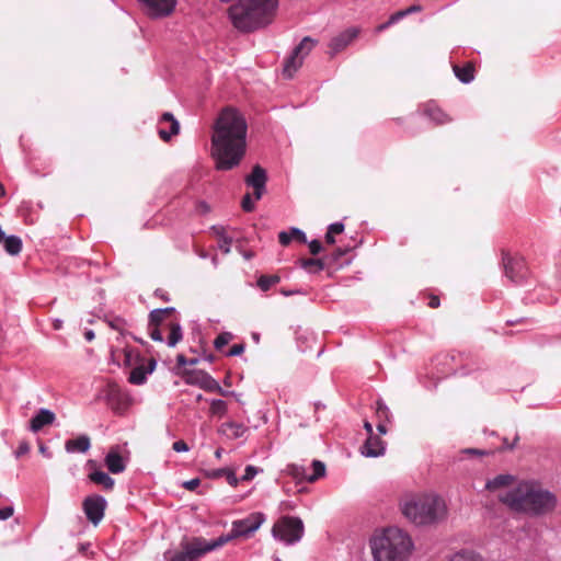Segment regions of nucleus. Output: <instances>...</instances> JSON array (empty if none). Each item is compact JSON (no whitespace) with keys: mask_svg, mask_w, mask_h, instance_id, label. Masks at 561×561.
I'll return each mask as SVG.
<instances>
[{"mask_svg":"<svg viewBox=\"0 0 561 561\" xmlns=\"http://www.w3.org/2000/svg\"><path fill=\"white\" fill-rule=\"evenodd\" d=\"M248 124L236 108H224L216 118L211 133V157L219 171H229L240 164L247 150Z\"/></svg>","mask_w":561,"mask_h":561,"instance_id":"nucleus-1","label":"nucleus"},{"mask_svg":"<svg viewBox=\"0 0 561 561\" xmlns=\"http://www.w3.org/2000/svg\"><path fill=\"white\" fill-rule=\"evenodd\" d=\"M403 516L417 526L438 524L447 516L444 499L433 492L404 495L400 501Z\"/></svg>","mask_w":561,"mask_h":561,"instance_id":"nucleus-2","label":"nucleus"},{"mask_svg":"<svg viewBox=\"0 0 561 561\" xmlns=\"http://www.w3.org/2000/svg\"><path fill=\"white\" fill-rule=\"evenodd\" d=\"M500 500L515 512L543 514L556 506V497L530 482H520L512 491L500 494Z\"/></svg>","mask_w":561,"mask_h":561,"instance_id":"nucleus-3","label":"nucleus"},{"mask_svg":"<svg viewBox=\"0 0 561 561\" xmlns=\"http://www.w3.org/2000/svg\"><path fill=\"white\" fill-rule=\"evenodd\" d=\"M369 546L374 561H408L414 549L410 535L398 527L375 534Z\"/></svg>","mask_w":561,"mask_h":561,"instance_id":"nucleus-4","label":"nucleus"},{"mask_svg":"<svg viewBox=\"0 0 561 561\" xmlns=\"http://www.w3.org/2000/svg\"><path fill=\"white\" fill-rule=\"evenodd\" d=\"M228 542L229 538H222V536L209 541L203 537H194L181 542V551L175 553L168 551L164 556L168 561H196L204 554L217 550Z\"/></svg>","mask_w":561,"mask_h":561,"instance_id":"nucleus-5","label":"nucleus"},{"mask_svg":"<svg viewBox=\"0 0 561 561\" xmlns=\"http://www.w3.org/2000/svg\"><path fill=\"white\" fill-rule=\"evenodd\" d=\"M305 533L304 523L296 516L280 517L272 528L274 539L291 546L301 540Z\"/></svg>","mask_w":561,"mask_h":561,"instance_id":"nucleus-6","label":"nucleus"},{"mask_svg":"<svg viewBox=\"0 0 561 561\" xmlns=\"http://www.w3.org/2000/svg\"><path fill=\"white\" fill-rule=\"evenodd\" d=\"M265 519L266 518L263 513H252L243 519L234 520L232 523L230 534L222 535V538H229L230 541L239 537H250L262 526Z\"/></svg>","mask_w":561,"mask_h":561,"instance_id":"nucleus-7","label":"nucleus"},{"mask_svg":"<svg viewBox=\"0 0 561 561\" xmlns=\"http://www.w3.org/2000/svg\"><path fill=\"white\" fill-rule=\"evenodd\" d=\"M142 12L151 19H163L171 15L178 0H137Z\"/></svg>","mask_w":561,"mask_h":561,"instance_id":"nucleus-8","label":"nucleus"},{"mask_svg":"<svg viewBox=\"0 0 561 561\" xmlns=\"http://www.w3.org/2000/svg\"><path fill=\"white\" fill-rule=\"evenodd\" d=\"M175 312L173 307L154 309L149 313L148 333L156 342H163L161 336V325L172 322L169 317Z\"/></svg>","mask_w":561,"mask_h":561,"instance_id":"nucleus-9","label":"nucleus"},{"mask_svg":"<svg viewBox=\"0 0 561 561\" xmlns=\"http://www.w3.org/2000/svg\"><path fill=\"white\" fill-rule=\"evenodd\" d=\"M503 265L505 276L515 284L522 283L528 273L527 266L523 259L503 256Z\"/></svg>","mask_w":561,"mask_h":561,"instance_id":"nucleus-10","label":"nucleus"},{"mask_svg":"<svg viewBox=\"0 0 561 561\" xmlns=\"http://www.w3.org/2000/svg\"><path fill=\"white\" fill-rule=\"evenodd\" d=\"M105 506L106 501L103 496L100 495L88 496L83 501V511L87 515V518L93 525H98L102 520Z\"/></svg>","mask_w":561,"mask_h":561,"instance_id":"nucleus-11","label":"nucleus"},{"mask_svg":"<svg viewBox=\"0 0 561 561\" xmlns=\"http://www.w3.org/2000/svg\"><path fill=\"white\" fill-rule=\"evenodd\" d=\"M245 184L254 190L256 201L261 199L267 181L266 171L261 165H254L252 172L245 178Z\"/></svg>","mask_w":561,"mask_h":561,"instance_id":"nucleus-12","label":"nucleus"},{"mask_svg":"<svg viewBox=\"0 0 561 561\" xmlns=\"http://www.w3.org/2000/svg\"><path fill=\"white\" fill-rule=\"evenodd\" d=\"M358 35L357 28H348L335 37L329 44V54L333 57L343 49H345Z\"/></svg>","mask_w":561,"mask_h":561,"instance_id":"nucleus-13","label":"nucleus"},{"mask_svg":"<svg viewBox=\"0 0 561 561\" xmlns=\"http://www.w3.org/2000/svg\"><path fill=\"white\" fill-rule=\"evenodd\" d=\"M187 382L196 383L206 391L219 392L222 396L231 393L227 390H224L220 385L205 371L195 373L192 379L187 380Z\"/></svg>","mask_w":561,"mask_h":561,"instance_id":"nucleus-14","label":"nucleus"},{"mask_svg":"<svg viewBox=\"0 0 561 561\" xmlns=\"http://www.w3.org/2000/svg\"><path fill=\"white\" fill-rule=\"evenodd\" d=\"M104 461L108 471L113 474L122 473L126 469V459L119 454L117 446L110 449Z\"/></svg>","mask_w":561,"mask_h":561,"instance_id":"nucleus-15","label":"nucleus"},{"mask_svg":"<svg viewBox=\"0 0 561 561\" xmlns=\"http://www.w3.org/2000/svg\"><path fill=\"white\" fill-rule=\"evenodd\" d=\"M360 454L368 458L380 457L385 454V443L378 436H368L360 447Z\"/></svg>","mask_w":561,"mask_h":561,"instance_id":"nucleus-16","label":"nucleus"},{"mask_svg":"<svg viewBox=\"0 0 561 561\" xmlns=\"http://www.w3.org/2000/svg\"><path fill=\"white\" fill-rule=\"evenodd\" d=\"M56 415L48 409H39V411L32 417L30 422V431L33 433L39 432L44 426L50 425L55 422Z\"/></svg>","mask_w":561,"mask_h":561,"instance_id":"nucleus-17","label":"nucleus"},{"mask_svg":"<svg viewBox=\"0 0 561 561\" xmlns=\"http://www.w3.org/2000/svg\"><path fill=\"white\" fill-rule=\"evenodd\" d=\"M164 335H167V345L174 347L183 339L181 324L178 321H172L167 325H161V336L164 339Z\"/></svg>","mask_w":561,"mask_h":561,"instance_id":"nucleus-18","label":"nucleus"},{"mask_svg":"<svg viewBox=\"0 0 561 561\" xmlns=\"http://www.w3.org/2000/svg\"><path fill=\"white\" fill-rule=\"evenodd\" d=\"M516 482V478L508 473H503L494 477L493 479L489 480L485 484L486 490L496 492L502 491L507 488L514 486Z\"/></svg>","mask_w":561,"mask_h":561,"instance_id":"nucleus-19","label":"nucleus"},{"mask_svg":"<svg viewBox=\"0 0 561 561\" xmlns=\"http://www.w3.org/2000/svg\"><path fill=\"white\" fill-rule=\"evenodd\" d=\"M247 427L241 423L226 422L218 427V433L229 439H237L243 436Z\"/></svg>","mask_w":561,"mask_h":561,"instance_id":"nucleus-20","label":"nucleus"},{"mask_svg":"<svg viewBox=\"0 0 561 561\" xmlns=\"http://www.w3.org/2000/svg\"><path fill=\"white\" fill-rule=\"evenodd\" d=\"M91 447L90 437L88 435H80L77 438L68 439L65 443V449L69 454L87 453Z\"/></svg>","mask_w":561,"mask_h":561,"instance_id":"nucleus-21","label":"nucleus"},{"mask_svg":"<svg viewBox=\"0 0 561 561\" xmlns=\"http://www.w3.org/2000/svg\"><path fill=\"white\" fill-rule=\"evenodd\" d=\"M278 240L282 245H288L293 240H297L300 243L307 242L305 232L298 228H291L289 231H280Z\"/></svg>","mask_w":561,"mask_h":561,"instance_id":"nucleus-22","label":"nucleus"},{"mask_svg":"<svg viewBox=\"0 0 561 561\" xmlns=\"http://www.w3.org/2000/svg\"><path fill=\"white\" fill-rule=\"evenodd\" d=\"M304 56L296 55L294 51L291 55L285 60L283 75L286 78H293L296 71L302 66Z\"/></svg>","mask_w":561,"mask_h":561,"instance_id":"nucleus-23","label":"nucleus"},{"mask_svg":"<svg viewBox=\"0 0 561 561\" xmlns=\"http://www.w3.org/2000/svg\"><path fill=\"white\" fill-rule=\"evenodd\" d=\"M160 123H170V131L163 128L159 129V135L163 140H169L171 136L176 135L180 130L179 122L174 118L171 113H164L161 117Z\"/></svg>","mask_w":561,"mask_h":561,"instance_id":"nucleus-24","label":"nucleus"},{"mask_svg":"<svg viewBox=\"0 0 561 561\" xmlns=\"http://www.w3.org/2000/svg\"><path fill=\"white\" fill-rule=\"evenodd\" d=\"M424 114L436 124H444L449 121L448 116L434 103L424 106Z\"/></svg>","mask_w":561,"mask_h":561,"instance_id":"nucleus-25","label":"nucleus"},{"mask_svg":"<svg viewBox=\"0 0 561 561\" xmlns=\"http://www.w3.org/2000/svg\"><path fill=\"white\" fill-rule=\"evenodd\" d=\"M92 482L102 485L106 490H112L114 486V479H112L106 472L95 470L89 474Z\"/></svg>","mask_w":561,"mask_h":561,"instance_id":"nucleus-26","label":"nucleus"},{"mask_svg":"<svg viewBox=\"0 0 561 561\" xmlns=\"http://www.w3.org/2000/svg\"><path fill=\"white\" fill-rule=\"evenodd\" d=\"M3 247L8 254L18 255L22 250V240L16 236L5 237L3 240Z\"/></svg>","mask_w":561,"mask_h":561,"instance_id":"nucleus-27","label":"nucleus"},{"mask_svg":"<svg viewBox=\"0 0 561 561\" xmlns=\"http://www.w3.org/2000/svg\"><path fill=\"white\" fill-rule=\"evenodd\" d=\"M449 561H483L480 554L473 550L462 549L449 557Z\"/></svg>","mask_w":561,"mask_h":561,"instance_id":"nucleus-28","label":"nucleus"},{"mask_svg":"<svg viewBox=\"0 0 561 561\" xmlns=\"http://www.w3.org/2000/svg\"><path fill=\"white\" fill-rule=\"evenodd\" d=\"M286 472L298 482H307L309 474L307 469L301 465L291 463L286 467Z\"/></svg>","mask_w":561,"mask_h":561,"instance_id":"nucleus-29","label":"nucleus"},{"mask_svg":"<svg viewBox=\"0 0 561 561\" xmlns=\"http://www.w3.org/2000/svg\"><path fill=\"white\" fill-rule=\"evenodd\" d=\"M213 231L216 233V236L219 238L218 241V248L225 253L230 252V247L232 243V239L226 236L225 230L222 227H213Z\"/></svg>","mask_w":561,"mask_h":561,"instance_id":"nucleus-30","label":"nucleus"},{"mask_svg":"<svg viewBox=\"0 0 561 561\" xmlns=\"http://www.w3.org/2000/svg\"><path fill=\"white\" fill-rule=\"evenodd\" d=\"M317 42L309 36L301 39L299 45L293 50L296 55L304 56V59L310 54Z\"/></svg>","mask_w":561,"mask_h":561,"instance_id":"nucleus-31","label":"nucleus"},{"mask_svg":"<svg viewBox=\"0 0 561 561\" xmlns=\"http://www.w3.org/2000/svg\"><path fill=\"white\" fill-rule=\"evenodd\" d=\"M455 76L462 83H469L474 79L473 68L471 65H467L465 67L454 66Z\"/></svg>","mask_w":561,"mask_h":561,"instance_id":"nucleus-32","label":"nucleus"},{"mask_svg":"<svg viewBox=\"0 0 561 561\" xmlns=\"http://www.w3.org/2000/svg\"><path fill=\"white\" fill-rule=\"evenodd\" d=\"M228 412V404L226 401L220 399H214L210 401L209 413L214 416L224 417Z\"/></svg>","mask_w":561,"mask_h":561,"instance_id":"nucleus-33","label":"nucleus"},{"mask_svg":"<svg viewBox=\"0 0 561 561\" xmlns=\"http://www.w3.org/2000/svg\"><path fill=\"white\" fill-rule=\"evenodd\" d=\"M148 371H146V368L140 365L135 367L129 375V382L134 385H142L147 379Z\"/></svg>","mask_w":561,"mask_h":561,"instance_id":"nucleus-34","label":"nucleus"},{"mask_svg":"<svg viewBox=\"0 0 561 561\" xmlns=\"http://www.w3.org/2000/svg\"><path fill=\"white\" fill-rule=\"evenodd\" d=\"M312 473L307 478V482H314L325 474V466L320 460H313L311 463Z\"/></svg>","mask_w":561,"mask_h":561,"instance_id":"nucleus-35","label":"nucleus"},{"mask_svg":"<svg viewBox=\"0 0 561 561\" xmlns=\"http://www.w3.org/2000/svg\"><path fill=\"white\" fill-rule=\"evenodd\" d=\"M301 266L309 273L320 272L324 268V264L318 259H307L301 261Z\"/></svg>","mask_w":561,"mask_h":561,"instance_id":"nucleus-36","label":"nucleus"},{"mask_svg":"<svg viewBox=\"0 0 561 561\" xmlns=\"http://www.w3.org/2000/svg\"><path fill=\"white\" fill-rule=\"evenodd\" d=\"M376 415L378 420H381L382 422H390V410L381 400L376 402Z\"/></svg>","mask_w":561,"mask_h":561,"instance_id":"nucleus-37","label":"nucleus"},{"mask_svg":"<svg viewBox=\"0 0 561 561\" xmlns=\"http://www.w3.org/2000/svg\"><path fill=\"white\" fill-rule=\"evenodd\" d=\"M279 282V277L278 276H261L259 279H257V286L260 287L261 290L263 291H267L274 284L278 283Z\"/></svg>","mask_w":561,"mask_h":561,"instance_id":"nucleus-38","label":"nucleus"},{"mask_svg":"<svg viewBox=\"0 0 561 561\" xmlns=\"http://www.w3.org/2000/svg\"><path fill=\"white\" fill-rule=\"evenodd\" d=\"M232 340V334L229 332L220 333L214 341L216 350H221Z\"/></svg>","mask_w":561,"mask_h":561,"instance_id":"nucleus-39","label":"nucleus"},{"mask_svg":"<svg viewBox=\"0 0 561 561\" xmlns=\"http://www.w3.org/2000/svg\"><path fill=\"white\" fill-rule=\"evenodd\" d=\"M108 325L114 329V330H117L119 332H122L125 328V321L124 319L119 318V317H115L111 320L107 321Z\"/></svg>","mask_w":561,"mask_h":561,"instance_id":"nucleus-40","label":"nucleus"},{"mask_svg":"<svg viewBox=\"0 0 561 561\" xmlns=\"http://www.w3.org/2000/svg\"><path fill=\"white\" fill-rule=\"evenodd\" d=\"M124 356H125V365L131 366L134 364V359L138 358V355L133 352V350L125 348L124 350Z\"/></svg>","mask_w":561,"mask_h":561,"instance_id":"nucleus-41","label":"nucleus"},{"mask_svg":"<svg viewBox=\"0 0 561 561\" xmlns=\"http://www.w3.org/2000/svg\"><path fill=\"white\" fill-rule=\"evenodd\" d=\"M242 208L244 211H252L254 209V202L250 194H245L242 198Z\"/></svg>","mask_w":561,"mask_h":561,"instance_id":"nucleus-42","label":"nucleus"},{"mask_svg":"<svg viewBox=\"0 0 561 561\" xmlns=\"http://www.w3.org/2000/svg\"><path fill=\"white\" fill-rule=\"evenodd\" d=\"M108 396L111 400L117 399L118 402H124L126 399V394L118 388H112Z\"/></svg>","mask_w":561,"mask_h":561,"instance_id":"nucleus-43","label":"nucleus"},{"mask_svg":"<svg viewBox=\"0 0 561 561\" xmlns=\"http://www.w3.org/2000/svg\"><path fill=\"white\" fill-rule=\"evenodd\" d=\"M257 473V469L253 466H248L245 468L244 474L242 476V480L250 481L252 480Z\"/></svg>","mask_w":561,"mask_h":561,"instance_id":"nucleus-44","label":"nucleus"},{"mask_svg":"<svg viewBox=\"0 0 561 561\" xmlns=\"http://www.w3.org/2000/svg\"><path fill=\"white\" fill-rule=\"evenodd\" d=\"M407 15H408V12L405 10L398 11L389 18L388 24H394Z\"/></svg>","mask_w":561,"mask_h":561,"instance_id":"nucleus-45","label":"nucleus"},{"mask_svg":"<svg viewBox=\"0 0 561 561\" xmlns=\"http://www.w3.org/2000/svg\"><path fill=\"white\" fill-rule=\"evenodd\" d=\"M244 352L243 344H234L227 353L228 356H239Z\"/></svg>","mask_w":561,"mask_h":561,"instance_id":"nucleus-46","label":"nucleus"},{"mask_svg":"<svg viewBox=\"0 0 561 561\" xmlns=\"http://www.w3.org/2000/svg\"><path fill=\"white\" fill-rule=\"evenodd\" d=\"M343 230H344V225L342 222L331 224L328 228V231H330V234H339V233H342Z\"/></svg>","mask_w":561,"mask_h":561,"instance_id":"nucleus-47","label":"nucleus"},{"mask_svg":"<svg viewBox=\"0 0 561 561\" xmlns=\"http://www.w3.org/2000/svg\"><path fill=\"white\" fill-rule=\"evenodd\" d=\"M172 448L176 453H184L188 450V446L184 440L174 442Z\"/></svg>","mask_w":561,"mask_h":561,"instance_id":"nucleus-48","label":"nucleus"},{"mask_svg":"<svg viewBox=\"0 0 561 561\" xmlns=\"http://www.w3.org/2000/svg\"><path fill=\"white\" fill-rule=\"evenodd\" d=\"M30 451V445L28 443L26 442H21L16 451H15V456L19 458L21 457L22 455H25Z\"/></svg>","mask_w":561,"mask_h":561,"instance_id":"nucleus-49","label":"nucleus"},{"mask_svg":"<svg viewBox=\"0 0 561 561\" xmlns=\"http://www.w3.org/2000/svg\"><path fill=\"white\" fill-rule=\"evenodd\" d=\"M13 507L12 506H5L0 510V519L5 520L10 518L13 515Z\"/></svg>","mask_w":561,"mask_h":561,"instance_id":"nucleus-50","label":"nucleus"},{"mask_svg":"<svg viewBox=\"0 0 561 561\" xmlns=\"http://www.w3.org/2000/svg\"><path fill=\"white\" fill-rule=\"evenodd\" d=\"M309 250L313 255L318 254L322 250L321 242L318 240H312L309 242Z\"/></svg>","mask_w":561,"mask_h":561,"instance_id":"nucleus-51","label":"nucleus"},{"mask_svg":"<svg viewBox=\"0 0 561 561\" xmlns=\"http://www.w3.org/2000/svg\"><path fill=\"white\" fill-rule=\"evenodd\" d=\"M199 483H201L199 479H192V480L185 481L183 483V486L186 490L193 491L199 485Z\"/></svg>","mask_w":561,"mask_h":561,"instance_id":"nucleus-52","label":"nucleus"},{"mask_svg":"<svg viewBox=\"0 0 561 561\" xmlns=\"http://www.w3.org/2000/svg\"><path fill=\"white\" fill-rule=\"evenodd\" d=\"M226 478L230 485L236 486L238 484V478L232 471L227 470Z\"/></svg>","mask_w":561,"mask_h":561,"instance_id":"nucleus-53","label":"nucleus"},{"mask_svg":"<svg viewBox=\"0 0 561 561\" xmlns=\"http://www.w3.org/2000/svg\"><path fill=\"white\" fill-rule=\"evenodd\" d=\"M364 428L366 430L368 436H373L374 435L373 425H371L370 422L365 421L364 422Z\"/></svg>","mask_w":561,"mask_h":561,"instance_id":"nucleus-54","label":"nucleus"},{"mask_svg":"<svg viewBox=\"0 0 561 561\" xmlns=\"http://www.w3.org/2000/svg\"><path fill=\"white\" fill-rule=\"evenodd\" d=\"M378 421H379V422H378V424H377V430H378V432H379L380 434H382V435H383V434H386V433H387V428H386V425H385V423H386V422H382L381 420H378Z\"/></svg>","mask_w":561,"mask_h":561,"instance_id":"nucleus-55","label":"nucleus"},{"mask_svg":"<svg viewBox=\"0 0 561 561\" xmlns=\"http://www.w3.org/2000/svg\"><path fill=\"white\" fill-rule=\"evenodd\" d=\"M39 453L47 458L51 457V454L49 453L48 448L46 446H44L43 444L39 445Z\"/></svg>","mask_w":561,"mask_h":561,"instance_id":"nucleus-56","label":"nucleus"},{"mask_svg":"<svg viewBox=\"0 0 561 561\" xmlns=\"http://www.w3.org/2000/svg\"><path fill=\"white\" fill-rule=\"evenodd\" d=\"M422 10L421 5H411L405 11L408 12V15L414 12H420Z\"/></svg>","mask_w":561,"mask_h":561,"instance_id":"nucleus-57","label":"nucleus"},{"mask_svg":"<svg viewBox=\"0 0 561 561\" xmlns=\"http://www.w3.org/2000/svg\"><path fill=\"white\" fill-rule=\"evenodd\" d=\"M431 308H437L439 306V299L438 297H432L428 302Z\"/></svg>","mask_w":561,"mask_h":561,"instance_id":"nucleus-58","label":"nucleus"},{"mask_svg":"<svg viewBox=\"0 0 561 561\" xmlns=\"http://www.w3.org/2000/svg\"><path fill=\"white\" fill-rule=\"evenodd\" d=\"M156 368V360L150 359L148 363V368H146V371H148V375L151 374Z\"/></svg>","mask_w":561,"mask_h":561,"instance_id":"nucleus-59","label":"nucleus"},{"mask_svg":"<svg viewBox=\"0 0 561 561\" xmlns=\"http://www.w3.org/2000/svg\"><path fill=\"white\" fill-rule=\"evenodd\" d=\"M94 332L92 330H88L85 333H84V337L88 342H91L93 339H94Z\"/></svg>","mask_w":561,"mask_h":561,"instance_id":"nucleus-60","label":"nucleus"},{"mask_svg":"<svg viewBox=\"0 0 561 561\" xmlns=\"http://www.w3.org/2000/svg\"><path fill=\"white\" fill-rule=\"evenodd\" d=\"M465 453L472 454V455H483L484 454V451H482L480 449H472V448L466 449Z\"/></svg>","mask_w":561,"mask_h":561,"instance_id":"nucleus-61","label":"nucleus"},{"mask_svg":"<svg viewBox=\"0 0 561 561\" xmlns=\"http://www.w3.org/2000/svg\"><path fill=\"white\" fill-rule=\"evenodd\" d=\"M333 236H334V234H330V231H328V232H327V234H325V241H327L328 243H330V244H333V243L335 242V240H334V237H333Z\"/></svg>","mask_w":561,"mask_h":561,"instance_id":"nucleus-62","label":"nucleus"},{"mask_svg":"<svg viewBox=\"0 0 561 561\" xmlns=\"http://www.w3.org/2000/svg\"><path fill=\"white\" fill-rule=\"evenodd\" d=\"M226 473H227V469H218L213 473V477H221V476H226Z\"/></svg>","mask_w":561,"mask_h":561,"instance_id":"nucleus-63","label":"nucleus"},{"mask_svg":"<svg viewBox=\"0 0 561 561\" xmlns=\"http://www.w3.org/2000/svg\"><path fill=\"white\" fill-rule=\"evenodd\" d=\"M178 364L181 365V366H184V365L187 364V360H186L184 355H179L178 356Z\"/></svg>","mask_w":561,"mask_h":561,"instance_id":"nucleus-64","label":"nucleus"}]
</instances>
